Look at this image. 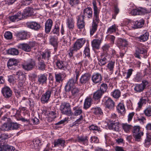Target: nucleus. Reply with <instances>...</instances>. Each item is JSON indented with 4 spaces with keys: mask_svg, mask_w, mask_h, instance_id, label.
<instances>
[{
    "mask_svg": "<svg viewBox=\"0 0 151 151\" xmlns=\"http://www.w3.org/2000/svg\"><path fill=\"white\" fill-rule=\"evenodd\" d=\"M10 136L6 134H0V151H14L15 148L7 144L8 139Z\"/></svg>",
    "mask_w": 151,
    "mask_h": 151,
    "instance_id": "f257e3e1",
    "label": "nucleus"
},
{
    "mask_svg": "<svg viewBox=\"0 0 151 151\" xmlns=\"http://www.w3.org/2000/svg\"><path fill=\"white\" fill-rule=\"evenodd\" d=\"M10 136L6 134H0V151H14L15 148L7 144L8 139Z\"/></svg>",
    "mask_w": 151,
    "mask_h": 151,
    "instance_id": "f03ea898",
    "label": "nucleus"
},
{
    "mask_svg": "<svg viewBox=\"0 0 151 151\" xmlns=\"http://www.w3.org/2000/svg\"><path fill=\"white\" fill-rule=\"evenodd\" d=\"M60 109L61 112L63 114L68 116L72 115L73 113L71 110L70 105L69 103H62L60 106Z\"/></svg>",
    "mask_w": 151,
    "mask_h": 151,
    "instance_id": "7ed1b4c3",
    "label": "nucleus"
},
{
    "mask_svg": "<svg viewBox=\"0 0 151 151\" xmlns=\"http://www.w3.org/2000/svg\"><path fill=\"white\" fill-rule=\"evenodd\" d=\"M57 91L56 88H51L47 90L44 94H43L41 97V101L42 103L48 102L51 94L55 93Z\"/></svg>",
    "mask_w": 151,
    "mask_h": 151,
    "instance_id": "20e7f679",
    "label": "nucleus"
},
{
    "mask_svg": "<svg viewBox=\"0 0 151 151\" xmlns=\"http://www.w3.org/2000/svg\"><path fill=\"white\" fill-rule=\"evenodd\" d=\"M147 50L145 46L143 45L140 44L136 47L134 55L135 57L141 59L140 54H141L146 55H147Z\"/></svg>",
    "mask_w": 151,
    "mask_h": 151,
    "instance_id": "39448f33",
    "label": "nucleus"
},
{
    "mask_svg": "<svg viewBox=\"0 0 151 151\" xmlns=\"http://www.w3.org/2000/svg\"><path fill=\"white\" fill-rule=\"evenodd\" d=\"M149 84L148 81L143 80L140 84H136L134 88V91L137 93H141L143 91Z\"/></svg>",
    "mask_w": 151,
    "mask_h": 151,
    "instance_id": "423d86ee",
    "label": "nucleus"
},
{
    "mask_svg": "<svg viewBox=\"0 0 151 151\" xmlns=\"http://www.w3.org/2000/svg\"><path fill=\"white\" fill-rule=\"evenodd\" d=\"M140 127L139 126H134L132 130L133 135L136 141H139L143 133L140 131Z\"/></svg>",
    "mask_w": 151,
    "mask_h": 151,
    "instance_id": "0eeeda50",
    "label": "nucleus"
},
{
    "mask_svg": "<svg viewBox=\"0 0 151 151\" xmlns=\"http://www.w3.org/2000/svg\"><path fill=\"white\" fill-rule=\"evenodd\" d=\"M93 6V21L99 22V10L98 8L96 5V3L95 1H93L92 2Z\"/></svg>",
    "mask_w": 151,
    "mask_h": 151,
    "instance_id": "6e6552de",
    "label": "nucleus"
},
{
    "mask_svg": "<svg viewBox=\"0 0 151 151\" xmlns=\"http://www.w3.org/2000/svg\"><path fill=\"white\" fill-rule=\"evenodd\" d=\"M35 65V61L32 59H30L27 61V63L22 65L23 68L27 71L33 69Z\"/></svg>",
    "mask_w": 151,
    "mask_h": 151,
    "instance_id": "1a4fd4ad",
    "label": "nucleus"
},
{
    "mask_svg": "<svg viewBox=\"0 0 151 151\" xmlns=\"http://www.w3.org/2000/svg\"><path fill=\"white\" fill-rule=\"evenodd\" d=\"M86 42L85 38H82L78 39L75 42L72 47L77 51L80 49L83 45Z\"/></svg>",
    "mask_w": 151,
    "mask_h": 151,
    "instance_id": "9d476101",
    "label": "nucleus"
},
{
    "mask_svg": "<svg viewBox=\"0 0 151 151\" xmlns=\"http://www.w3.org/2000/svg\"><path fill=\"white\" fill-rule=\"evenodd\" d=\"M77 81L73 78L70 79L65 86V90L66 91H69L71 88L75 86V84L77 83Z\"/></svg>",
    "mask_w": 151,
    "mask_h": 151,
    "instance_id": "9b49d317",
    "label": "nucleus"
},
{
    "mask_svg": "<svg viewBox=\"0 0 151 151\" xmlns=\"http://www.w3.org/2000/svg\"><path fill=\"white\" fill-rule=\"evenodd\" d=\"M83 15H79L80 16L83 17V19L85 17H87L88 19L92 18L93 16V11L91 7H88L84 9L83 11Z\"/></svg>",
    "mask_w": 151,
    "mask_h": 151,
    "instance_id": "f8f14e48",
    "label": "nucleus"
},
{
    "mask_svg": "<svg viewBox=\"0 0 151 151\" xmlns=\"http://www.w3.org/2000/svg\"><path fill=\"white\" fill-rule=\"evenodd\" d=\"M47 74H41L37 76V83L39 85H43L47 83Z\"/></svg>",
    "mask_w": 151,
    "mask_h": 151,
    "instance_id": "ddd939ff",
    "label": "nucleus"
},
{
    "mask_svg": "<svg viewBox=\"0 0 151 151\" xmlns=\"http://www.w3.org/2000/svg\"><path fill=\"white\" fill-rule=\"evenodd\" d=\"M18 63L17 59L14 58L10 59L7 62V67L10 69L14 70L15 66L17 65Z\"/></svg>",
    "mask_w": 151,
    "mask_h": 151,
    "instance_id": "4468645a",
    "label": "nucleus"
},
{
    "mask_svg": "<svg viewBox=\"0 0 151 151\" xmlns=\"http://www.w3.org/2000/svg\"><path fill=\"white\" fill-rule=\"evenodd\" d=\"M103 102L105 105L106 107L110 110L113 108V101L111 98L107 97H105Z\"/></svg>",
    "mask_w": 151,
    "mask_h": 151,
    "instance_id": "2eb2a0df",
    "label": "nucleus"
},
{
    "mask_svg": "<svg viewBox=\"0 0 151 151\" xmlns=\"http://www.w3.org/2000/svg\"><path fill=\"white\" fill-rule=\"evenodd\" d=\"M91 78V74L86 73L82 75L80 79V82L82 84H84L88 82Z\"/></svg>",
    "mask_w": 151,
    "mask_h": 151,
    "instance_id": "dca6fc26",
    "label": "nucleus"
},
{
    "mask_svg": "<svg viewBox=\"0 0 151 151\" xmlns=\"http://www.w3.org/2000/svg\"><path fill=\"white\" fill-rule=\"evenodd\" d=\"M95 37L98 38L97 39H94L92 42V45L93 48L94 49H99L100 47V46L101 43V37H99L97 35H96Z\"/></svg>",
    "mask_w": 151,
    "mask_h": 151,
    "instance_id": "f3484780",
    "label": "nucleus"
},
{
    "mask_svg": "<svg viewBox=\"0 0 151 151\" xmlns=\"http://www.w3.org/2000/svg\"><path fill=\"white\" fill-rule=\"evenodd\" d=\"M27 24L28 28L35 30H38L41 27L40 24L35 22H27Z\"/></svg>",
    "mask_w": 151,
    "mask_h": 151,
    "instance_id": "a211bd4d",
    "label": "nucleus"
},
{
    "mask_svg": "<svg viewBox=\"0 0 151 151\" xmlns=\"http://www.w3.org/2000/svg\"><path fill=\"white\" fill-rule=\"evenodd\" d=\"M146 13V10L142 8L133 9L131 12V14L133 15L144 14Z\"/></svg>",
    "mask_w": 151,
    "mask_h": 151,
    "instance_id": "6ab92c4d",
    "label": "nucleus"
},
{
    "mask_svg": "<svg viewBox=\"0 0 151 151\" xmlns=\"http://www.w3.org/2000/svg\"><path fill=\"white\" fill-rule=\"evenodd\" d=\"M73 142H82L84 145H87L88 143V137L86 136H78L77 139L73 140Z\"/></svg>",
    "mask_w": 151,
    "mask_h": 151,
    "instance_id": "aec40b11",
    "label": "nucleus"
},
{
    "mask_svg": "<svg viewBox=\"0 0 151 151\" xmlns=\"http://www.w3.org/2000/svg\"><path fill=\"white\" fill-rule=\"evenodd\" d=\"M77 25L78 28L82 29L85 27V24L84 21L83 17L80 16L79 15L77 16Z\"/></svg>",
    "mask_w": 151,
    "mask_h": 151,
    "instance_id": "412c9836",
    "label": "nucleus"
},
{
    "mask_svg": "<svg viewBox=\"0 0 151 151\" xmlns=\"http://www.w3.org/2000/svg\"><path fill=\"white\" fill-rule=\"evenodd\" d=\"M116 45L120 48L126 47L128 45L127 41L125 40L119 38L116 42Z\"/></svg>",
    "mask_w": 151,
    "mask_h": 151,
    "instance_id": "4be33fe9",
    "label": "nucleus"
},
{
    "mask_svg": "<svg viewBox=\"0 0 151 151\" xmlns=\"http://www.w3.org/2000/svg\"><path fill=\"white\" fill-rule=\"evenodd\" d=\"M23 17V14L21 12H18L15 15L10 17L9 19L12 22H15L21 20Z\"/></svg>",
    "mask_w": 151,
    "mask_h": 151,
    "instance_id": "5701e85b",
    "label": "nucleus"
},
{
    "mask_svg": "<svg viewBox=\"0 0 151 151\" xmlns=\"http://www.w3.org/2000/svg\"><path fill=\"white\" fill-rule=\"evenodd\" d=\"M2 93L5 97L9 98L12 95V92L10 88L4 87L2 90Z\"/></svg>",
    "mask_w": 151,
    "mask_h": 151,
    "instance_id": "b1692460",
    "label": "nucleus"
},
{
    "mask_svg": "<svg viewBox=\"0 0 151 151\" xmlns=\"http://www.w3.org/2000/svg\"><path fill=\"white\" fill-rule=\"evenodd\" d=\"M73 112H72V115L73 116H77L82 115L83 111L81 106H75L73 108Z\"/></svg>",
    "mask_w": 151,
    "mask_h": 151,
    "instance_id": "393cba45",
    "label": "nucleus"
},
{
    "mask_svg": "<svg viewBox=\"0 0 151 151\" xmlns=\"http://www.w3.org/2000/svg\"><path fill=\"white\" fill-rule=\"evenodd\" d=\"M17 47L18 48L27 52H29L31 50V47L27 43H23L19 44L17 45Z\"/></svg>",
    "mask_w": 151,
    "mask_h": 151,
    "instance_id": "a878e982",
    "label": "nucleus"
},
{
    "mask_svg": "<svg viewBox=\"0 0 151 151\" xmlns=\"http://www.w3.org/2000/svg\"><path fill=\"white\" fill-rule=\"evenodd\" d=\"M75 22L72 17L68 18L66 21V24L69 29L72 31L74 28Z\"/></svg>",
    "mask_w": 151,
    "mask_h": 151,
    "instance_id": "bb28decb",
    "label": "nucleus"
},
{
    "mask_svg": "<svg viewBox=\"0 0 151 151\" xmlns=\"http://www.w3.org/2000/svg\"><path fill=\"white\" fill-rule=\"evenodd\" d=\"M18 40H23L27 39V32H20L15 34Z\"/></svg>",
    "mask_w": 151,
    "mask_h": 151,
    "instance_id": "cd10ccee",
    "label": "nucleus"
},
{
    "mask_svg": "<svg viewBox=\"0 0 151 151\" xmlns=\"http://www.w3.org/2000/svg\"><path fill=\"white\" fill-rule=\"evenodd\" d=\"M92 80L95 83H99L102 80L101 76L99 73L94 74L92 77Z\"/></svg>",
    "mask_w": 151,
    "mask_h": 151,
    "instance_id": "c85d7f7f",
    "label": "nucleus"
},
{
    "mask_svg": "<svg viewBox=\"0 0 151 151\" xmlns=\"http://www.w3.org/2000/svg\"><path fill=\"white\" fill-rule=\"evenodd\" d=\"M52 25V21L50 19L47 20L45 25V31L47 33L50 32Z\"/></svg>",
    "mask_w": 151,
    "mask_h": 151,
    "instance_id": "c756f323",
    "label": "nucleus"
},
{
    "mask_svg": "<svg viewBox=\"0 0 151 151\" xmlns=\"http://www.w3.org/2000/svg\"><path fill=\"white\" fill-rule=\"evenodd\" d=\"M55 81L57 82L60 83L62 82L64 77V74L60 72H56L55 73Z\"/></svg>",
    "mask_w": 151,
    "mask_h": 151,
    "instance_id": "7c9ffc66",
    "label": "nucleus"
},
{
    "mask_svg": "<svg viewBox=\"0 0 151 151\" xmlns=\"http://www.w3.org/2000/svg\"><path fill=\"white\" fill-rule=\"evenodd\" d=\"M133 26L132 27L134 29L141 28L143 26L144 23V21L143 19H140L133 22Z\"/></svg>",
    "mask_w": 151,
    "mask_h": 151,
    "instance_id": "2f4dec72",
    "label": "nucleus"
},
{
    "mask_svg": "<svg viewBox=\"0 0 151 151\" xmlns=\"http://www.w3.org/2000/svg\"><path fill=\"white\" fill-rule=\"evenodd\" d=\"M99 22L93 21L91 27L90 29V34L91 35H93L97 30L98 24Z\"/></svg>",
    "mask_w": 151,
    "mask_h": 151,
    "instance_id": "473e14b6",
    "label": "nucleus"
},
{
    "mask_svg": "<svg viewBox=\"0 0 151 151\" xmlns=\"http://www.w3.org/2000/svg\"><path fill=\"white\" fill-rule=\"evenodd\" d=\"M39 9H34L32 8H27L25 9L24 11V16H31L34 13V11L35 10H39Z\"/></svg>",
    "mask_w": 151,
    "mask_h": 151,
    "instance_id": "72a5a7b5",
    "label": "nucleus"
},
{
    "mask_svg": "<svg viewBox=\"0 0 151 151\" xmlns=\"http://www.w3.org/2000/svg\"><path fill=\"white\" fill-rule=\"evenodd\" d=\"M117 111L121 114H124L126 112L125 107L124 104L121 103H119L116 106Z\"/></svg>",
    "mask_w": 151,
    "mask_h": 151,
    "instance_id": "f704fd0d",
    "label": "nucleus"
},
{
    "mask_svg": "<svg viewBox=\"0 0 151 151\" xmlns=\"http://www.w3.org/2000/svg\"><path fill=\"white\" fill-rule=\"evenodd\" d=\"M149 34L148 32L145 31L143 33L138 37L139 40L140 42H145L148 39Z\"/></svg>",
    "mask_w": 151,
    "mask_h": 151,
    "instance_id": "c9c22d12",
    "label": "nucleus"
},
{
    "mask_svg": "<svg viewBox=\"0 0 151 151\" xmlns=\"http://www.w3.org/2000/svg\"><path fill=\"white\" fill-rule=\"evenodd\" d=\"M54 146H60L64 147L65 146V141L62 139H58L54 142Z\"/></svg>",
    "mask_w": 151,
    "mask_h": 151,
    "instance_id": "e433bc0d",
    "label": "nucleus"
},
{
    "mask_svg": "<svg viewBox=\"0 0 151 151\" xmlns=\"http://www.w3.org/2000/svg\"><path fill=\"white\" fill-rule=\"evenodd\" d=\"M103 94L101 91L98 90L93 93V98L95 100H99L101 98Z\"/></svg>",
    "mask_w": 151,
    "mask_h": 151,
    "instance_id": "4c0bfd02",
    "label": "nucleus"
},
{
    "mask_svg": "<svg viewBox=\"0 0 151 151\" xmlns=\"http://www.w3.org/2000/svg\"><path fill=\"white\" fill-rule=\"evenodd\" d=\"M41 142L40 140L39 139H36L33 140L30 145L31 148L34 149H37L39 144Z\"/></svg>",
    "mask_w": 151,
    "mask_h": 151,
    "instance_id": "58836bf2",
    "label": "nucleus"
},
{
    "mask_svg": "<svg viewBox=\"0 0 151 151\" xmlns=\"http://www.w3.org/2000/svg\"><path fill=\"white\" fill-rule=\"evenodd\" d=\"M92 99L90 97L87 98L85 101L84 104V108L87 109L89 108L91 104Z\"/></svg>",
    "mask_w": 151,
    "mask_h": 151,
    "instance_id": "ea45409f",
    "label": "nucleus"
},
{
    "mask_svg": "<svg viewBox=\"0 0 151 151\" xmlns=\"http://www.w3.org/2000/svg\"><path fill=\"white\" fill-rule=\"evenodd\" d=\"M38 60L39 61L38 64V68L40 70L43 71L45 70L46 65L44 61L41 60L40 58H38Z\"/></svg>",
    "mask_w": 151,
    "mask_h": 151,
    "instance_id": "a19ab883",
    "label": "nucleus"
},
{
    "mask_svg": "<svg viewBox=\"0 0 151 151\" xmlns=\"http://www.w3.org/2000/svg\"><path fill=\"white\" fill-rule=\"evenodd\" d=\"M58 37L56 36H51L50 39V44L54 47H56L58 45Z\"/></svg>",
    "mask_w": 151,
    "mask_h": 151,
    "instance_id": "79ce46f5",
    "label": "nucleus"
},
{
    "mask_svg": "<svg viewBox=\"0 0 151 151\" xmlns=\"http://www.w3.org/2000/svg\"><path fill=\"white\" fill-rule=\"evenodd\" d=\"M16 75L19 78V81H24L26 80V76L21 71H18L17 72Z\"/></svg>",
    "mask_w": 151,
    "mask_h": 151,
    "instance_id": "37998d69",
    "label": "nucleus"
},
{
    "mask_svg": "<svg viewBox=\"0 0 151 151\" xmlns=\"http://www.w3.org/2000/svg\"><path fill=\"white\" fill-rule=\"evenodd\" d=\"M147 98L144 97H142L139 99L138 103V107L139 108H141L144 104H146L147 101Z\"/></svg>",
    "mask_w": 151,
    "mask_h": 151,
    "instance_id": "c03bdc74",
    "label": "nucleus"
},
{
    "mask_svg": "<svg viewBox=\"0 0 151 151\" xmlns=\"http://www.w3.org/2000/svg\"><path fill=\"white\" fill-rule=\"evenodd\" d=\"M101 58L98 59L99 60V64L101 66L105 65L106 63L107 60L105 58V56H104V54H102L101 55Z\"/></svg>",
    "mask_w": 151,
    "mask_h": 151,
    "instance_id": "a18cd8bd",
    "label": "nucleus"
},
{
    "mask_svg": "<svg viewBox=\"0 0 151 151\" xmlns=\"http://www.w3.org/2000/svg\"><path fill=\"white\" fill-rule=\"evenodd\" d=\"M7 52L8 54L12 55H17L19 53L18 50L14 48L8 49Z\"/></svg>",
    "mask_w": 151,
    "mask_h": 151,
    "instance_id": "49530a36",
    "label": "nucleus"
},
{
    "mask_svg": "<svg viewBox=\"0 0 151 151\" xmlns=\"http://www.w3.org/2000/svg\"><path fill=\"white\" fill-rule=\"evenodd\" d=\"M69 4L71 7H75L80 4V0H69Z\"/></svg>",
    "mask_w": 151,
    "mask_h": 151,
    "instance_id": "de8ad7c7",
    "label": "nucleus"
},
{
    "mask_svg": "<svg viewBox=\"0 0 151 151\" xmlns=\"http://www.w3.org/2000/svg\"><path fill=\"white\" fill-rule=\"evenodd\" d=\"M92 110L93 111L94 114L99 116L103 114L102 111L100 107L93 108Z\"/></svg>",
    "mask_w": 151,
    "mask_h": 151,
    "instance_id": "09e8293b",
    "label": "nucleus"
},
{
    "mask_svg": "<svg viewBox=\"0 0 151 151\" xmlns=\"http://www.w3.org/2000/svg\"><path fill=\"white\" fill-rule=\"evenodd\" d=\"M57 66L59 69L64 70L66 68L63 62L60 60H58L56 62Z\"/></svg>",
    "mask_w": 151,
    "mask_h": 151,
    "instance_id": "8fccbe9b",
    "label": "nucleus"
},
{
    "mask_svg": "<svg viewBox=\"0 0 151 151\" xmlns=\"http://www.w3.org/2000/svg\"><path fill=\"white\" fill-rule=\"evenodd\" d=\"M60 26V24H56L54 28L51 32V33L56 34L58 36L59 35Z\"/></svg>",
    "mask_w": 151,
    "mask_h": 151,
    "instance_id": "3c124183",
    "label": "nucleus"
},
{
    "mask_svg": "<svg viewBox=\"0 0 151 151\" xmlns=\"http://www.w3.org/2000/svg\"><path fill=\"white\" fill-rule=\"evenodd\" d=\"M133 71V70L132 69H129L127 72H124L123 73V76L125 79H128L132 75Z\"/></svg>",
    "mask_w": 151,
    "mask_h": 151,
    "instance_id": "603ef678",
    "label": "nucleus"
},
{
    "mask_svg": "<svg viewBox=\"0 0 151 151\" xmlns=\"http://www.w3.org/2000/svg\"><path fill=\"white\" fill-rule=\"evenodd\" d=\"M144 113L145 115L147 116H151V106L150 105H149L147 106L146 109L145 110Z\"/></svg>",
    "mask_w": 151,
    "mask_h": 151,
    "instance_id": "864d4df0",
    "label": "nucleus"
},
{
    "mask_svg": "<svg viewBox=\"0 0 151 151\" xmlns=\"http://www.w3.org/2000/svg\"><path fill=\"white\" fill-rule=\"evenodd\" d=\"M10 129V127L9 125H8L7 124L4 123L2 125L0 128V131H8Z\"/></svg>",
    "mask_w": 151,
    "mask_h": 151,
    "instance_id": "5fc2aeb1",
    "label": "nucleus"
},
{
    "mask_svg": "<svg viewBox=\"0 0 151 151\" xmlns=\"http://www.w3.org/2000/svg\"><path fill=\"white\" fill-rule=\"evenodd\" d=\"M50 52L48 51H46L45 52L42 53L41 55L42 58L44 59H46L47 58L48 60L50 56Z\"/></svg>",
    "mask_w": 151,
    "mask_h": 151,
    "instance_id": "6e6d98bb",
    "label": "nucleus"
},
{
    "mask_svg": "<svg viewBox=\"0 0 151 151\" xmlns=\"http://www.w3.org/2000/svg\"><path fill=\"white\" fill-rule=\"evenodd\" d=\"M123 128L126 132H129L132 127L131 125L127 124H124L122 126Z\"/></svg>",
    "mask_w": 151,
    "mask_h": 151,
    "instance_id": "4d7b16f0",
    "label": "nucleus"
},
{
    "mask_svg": "<svg viewBox=\"0 0 151 151\" xmlns=\"http://www.w3.org/2000/svg\"><path fill=\"white\" fill-rule=\"evenodd\" d=\"M71 91V93L73 95L77 94L80 91V89L78 88L75 86L72 88L70 90Z\"/></svg>",
    "mask_w": 151,
    "mask_h": 151,
    "instance_id": "13d9d810",
    "label": "nucleus"
},
{
    "mask_svg": "<svg viewBox=\"0 0 151 151\" xmlns=\"http://www.w3.org/2000/svg\"><path fill=\"white\" fill-rule=\"evenodd\" d=\"M10 129H16L19 127V124L17 123L11 122L9 123Z\"/></svg>",
    "mask_w": 151,
    "mask_h": 151,
    "instance_id": "bf43d9fd",
    "label": "nucleus"
},
{
    "mask_svg": "<svg viewBox=\"0 0 151 151\" xmlns=\"http://www.w3.org/2000/svg\"><path fill=\"white\" fill-rule=\"evenodd\" d=\"M114 125L115 127H114V130L116 131H118L120 128V124L118 121H114Z\"/></svg>",
    "mask_w": 151,
    "mask_h": 151,
    "instance_id": "052dcab7",
    "label": "nucleus"
},
{
    "mask_svg": "<svg viewBox=\"0 0 151 151\" xmlns=\"http://www.w3.org/2000/svg\"><path fill=\"white\" fill-rule=\"evenodd\" d=\"M107 85L106 84L103 83L101 84L100 87V91H101L103 93L106 92L107 89Z\"/></svg>",
    "mask_w": 151,
    "mask_h": 151,
    "instance_id": "680f3d73",
    "label": "nucleus"
},
{
    "mask_svg": "<svg viewBox=\"0 0 151 151\" xmlns=\"http://www.w3.org/2000/svg\"><path fill=\"white\" fill-rule=\"evenodd\" d=\"M107 69L111 71V74H112L113 69V62L111 61L108 63L107 65Z\"/></svg>",
    "mask_w": 151,
    "mask_h": 151,
    "instance_id": "e2e57ef3",
    "label": "nucleus"
},
{
    "mask_svg": "<svg viewBox=\"0 0 151 151\" xmlns=\"http://www.w3.org/2000/svg\"><path fill=\"white\" fill-rule=\"evenodd\" d=\"M91 61V59L90 57H88L87 58H86L83 60L81 63L83 64L85 66H87L90 64Z\"/></svg>",
    "mask_w": 151,
    "mask_h": 151,
    "instance_id": "0e129e2a",
    "label": "nucleus"
},
{
    "mask_svg": "<svg viewBox=\"0 0 151 151\" xmlns=\"http://www.w3.org/2000/svg\"><path fill=\"white\" fill-rule=\"evenodd\" d=\"M81 71L80 68L79 67H78L77 66L76 67V69L75 70L76 79L77 80H78L79 75L81 73Z\"/></svg>",
    "mask_w": 151,
    "mask_h": 151,
    "instance_id": "69168bd1",
    "label": "nucleus"
},
{
    "mask_svg": "<svg viewBox=\"0 0 151 151\" xmlns=\"http://www.w3.org/2000/svg\"><path fill=\"white\" fill-rule=\"evenodd\" d=\"M142 76L139 73H137L135 77L134 80L135 81H140L142 79Z\"/></svg>",
    "mask_w": 151,
    "mask_h": 151,
    "instance_id": "338daca9",
    "label": "nucleus"
},
{
    "mask_svg": "<svg viewBox=\"0 0 151 151\" xmlns=\"http://www.w3.org/2000/svg\"><path fill=\"white\" fill-rule=\"evenodd\" d=\"M4 36L7 39H11L12 38V33L10 32H7L4 34Z\"/></svg>",
    "mask_w": 151,
    "mask_h": 151,
    "instance_id": "774afa93",
    "label": "nucleus"
}]
</instances>
